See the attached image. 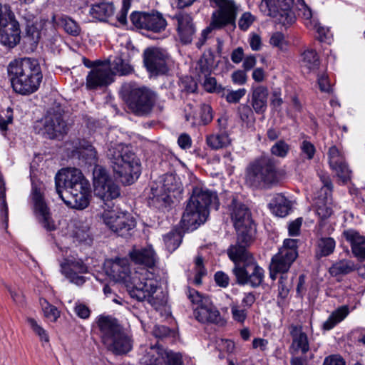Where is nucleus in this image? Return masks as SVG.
<instances>
[{
    "label": "nucleus",
    "instance_id": "obj_58",
    "mask_svg": "<svg viewBox=\"0 0 365 365\" xmlns=\"http://www.w3.org/2000/svg\"><path fill=\"white\" fill-rule=\"evenodd\" d=\"M246 94L245 88H240L237 91H230L225 95L226 101L230 103H237Z\"/></svg>",
    "mask_w": 365,
    "mask_h": 365
},
{
    "label": "nucleus",
    "instance_id": "obj_63",
    "mask_svg": "<svg viewBox=\"0 0 365 365\" xmlns=\"http://www.w3.org/2000/svg\"><path fill=\"white\" fill-rule=\"evenodd\" d=\"M302 218H297L289 223L288 227L289 235L290 236H298L300 232V227L302 226Z\"/></svg>",
    "mask_w": 365,
    "mask_h": 365
},
{
    "label": "nucleus",
    "instance_id": "obj_62",
    "mask_svg": "<svg viewBox=\"0 0 365 365\" xmlns=\"http://www.w3.org/2000/svg\"><path fill=\"white\" fill-rule=\"evenodd\" d=\"M320 179L323 183V187L321 189V192H324L325 196H331V192L333 189V184L331 179L327 175H321Z\"/></svg>",
    "mask_w": 365,
    "mask_h": 365
},
{
    "label": "nucleus",
    "instance_id": "obj_57",
    "mask_svg": "<svg viewBox=\"0 0 365 365\" xmlns=\"http://www.w3.org/2000/svg\"><path fill=\"white\" fill-rule=\"evenodd\" d=\"M45 303L46 304V306L42 305L44 316L48 319H50L51 322L56 321V319L60 316L59 311L55 306L48 304L46 301Z\"/></svg>",
    "mask_w": 365,
    "mask_h": 365
},
{
    "label": "nucleus",
    "instance_id": "obj_60",
    "mask_svg": "<svg viewBox=\"0 0 365 365\" xmlns=\"http://www.w3.org/2000/svg\"><path fill=\"white\" fill-rule=\"evenodd\" d=\"M255 17L249 12L244 13L238 21V26L242 31H246L254 22Z\"/></svg>",
    "mask_w": 365,
    "mask_h": 365
},
{
    "label": "nucleus",
    "instance_id": "obj_30",
    "mask_svg": "<svg viewBox=\"0 0 365 365\" xmlns=\"http://www.w3.org/2000/svg\"><path fill=\"white\" fill-rule=\"evenodd\" d=\"M343 236L349 243L352 254L360 259H365V236L352 229L344 230Z\"/></svg>",
    "mask_w": 365,
    "mask_h": 365
},
{
    "label": "nucleus",
    "instance_id": "obj_6",
    "mask_svg": "<svg viewBox=\"0 0 365 365\" xmlns=\"http://www.w3.org/2000/svg\"><path fill=\"white\" fill-rule=\"evenodd\" d=\"M101 342L106 349L115 355L125 354L133 347V340L118 320L110 316H100L97 321Z\"/></svg>",
    "mask_w": 365,
    "mask_h": 365
},
{
    "label": "nucleus",
    "instance_id": "obj_39",
    "mask_svg": "<svg viewBox=\"0 0 365 365\" xmlns=\"http://www.w3.org/2000/svg\"><path fill=\"white\" fill-rule=\"evenodd\" d=\"M79 155L86 161V163L91 165L97 163L98 153L96 148L88 142L85 140L79 143Z\"/></svg>",
    "mask_w": 365,
    "mask_h": 365
},
{
    "label": "nucleus",
    "instance_id": "obj_29",
    "mask_svg": "<svg viewBox=\"0 0 365 365\" xmlns=\"http://www.w3.org/2000/svg\"><path fill=\"white\" fill-rule=\"evenodd\" d=\"M175 18L178 21V33L180 41L184 44L191 43L195 33L192 17L187 14H179Z\"/></svg>",
    "mask_w": 365,
    "mask_h": 365
},
{
    "label": "nucleus",
    "instance_id": "obj_52",
    "mask_svg": "<svg viewBox=\"0 0 365 365\" xmlns=\"http://www.w3.org/2000/svg\"><path fill=\"white\" fill-rule=\"evenodd\" d=\"M26 321L35 334L39 336L41 341L45 342L49 341V337L46 330L40 326L34 318L28 317Z\"/></svg>",
    "mask_w": 365,
    "mask_h": 365
},
{
    "label": "nucleus",
    "instance_id": "obj_31",
    "mask_svg": "<svg viewBox=\"0 0 365 365\" xmlns=\"http://www.w3.org/2000/svg\"><path fill=\"white\" fill-rule=\"evenodd\" d=\"M268 89L264 86L252 87L251 106L257 114H264L267 108Z\"/></svg>",
    "mask_w": 365,
    "mask_h": 365
},
{
    "label": "nucleus",
    "instance_id": "obj_26",
    "mask_svg": "<svg viewBox=\"0 0 365 365\" xmlns=\"http://www.w3.org/2000/svg\"><path fill=\"white\" fill-rule=\"evenodd\" d=\"M129 256L135 264L143 265L148 268L153 267L157 262L156 254L151 246L133 248L129 252Z\"/></svg>",
    "mask_w": 365,
    "mask_h": 365
},
{
    "label": "nucleus",
    "instance_id": "obj_36",
    "mask_svg": "<svg viewBox=\"0 0 365 365\" xmlns=\"http://www.w3.org/2000/svg\"><path fill=\"white\" fill-rule=\"evenodd\" d=\"M207 145L213 150H218L227 146L230 143V139L225 130L210 134L206 138Z\"/></svg>",
    "mask_w": 365,
    "mask_h": 365
},
{
    "label": "nucleus",
    "instance_id": "obj_7",
    "mask_svg": "<svg viewBox=\"0 0 365 365\" xmlns=\"http://www.w3.org/2000/svg\"><path fill=\"white\" fill-rule=\"evenodd\" d=\"M121 96L129 111L139 117L150 116L157 101V94L153 91L132 83L123 85Z\"/></svg>",
    "mask_w": 365,
    "mask_h": 365
},
{
    "label": "nucleus",
    "instance_id": "obj_15",
    "mask_svg": "<svg viewBox=\"0 0 365 365\" xmlns=\"http://www.w3.org/2000/svg\"><path fill=\"white\" fill-rule=\"evenodd\" d=\"M168 53L158 47L147 48L143 52V63L152 76L164 75L169 71Z\"/></svg>",
    "mask_w": 365,
    "mask_h": 365
},
{
    "label": "nucleus",
    "instance_id": "obj_9",
    "mask_svg": "<svg viewBox=\"0 0 365 365\" xmlns=\"http://www.w3.org/2000/svg\"><path fill=\"white\" fill-rule=\"evenodd\" d=\"M227 210L237 234L235 245H250L254 227L249 208L237 197L232 196Z\"/></svg>",
    "mask_w": 365,
    "mask_h": 365
},
{
    "label": "nucleus",
    "instance_id": "obj_64",
    "mask_svg": "<svg viewBox=\"0 0 365 365\" xmlns=\"http://www.w3.org/2000/svg\"><path fill=\"white\" fill-rule=\"evenodd\" d=\"M323 365H345V361L339 356L331 355L325 358Z\"/></svg>",
    "mask_w": 365,
    "mask_h": 365
},
{
    "label": "nucleus",
    "instance_id": "obj_3",
    "mask_svg": "<svg viewBox=\"0 0 365 365\" xmlns=\"http://www.w3.org/2000/svg\"><path fill=\"white\" fill-rule=\"evenodd\" d=\"M8 76L11 87L16 93L29 96L39 88L43 75L36 59L23 58L9 63Z\"/></svg>",
    "mask_w": 365,
    "mask_h": 365
},
{
    "label": "nucleus",
    "instance_id": "obj_55",
    "mask_svg": "<svg viewBox=\"0 0 365 365\" xmlns=\"http://www.w3.org/2000/svg\"><path fill=\"white\" fill-rule=\"evenodd\" d=\"M300 149L302 155H303L306 159H313L316 153V148L311 142L304 140L300 145Z\"/></svg>",
    "mask_w": 365,
    "mask_h": 365
},
{
    "label": "nucleus",
    "instance_id": "obj_22",
    "mask_svg": "<svg viewBox=\"0 0 365 365\" xmlns=\"http://www.w3.org/2000/svg\"><path fill=\"white\" fill-rule=\"evenodd\" d=\"M178 185V182L175 175L166 173L160 178L158 182L151 186V197L156 199L157 201H166L168 197V192L175 191Z\"/></svg>",
    "mask_w": 365,
    "mask_h": 365
},
{
    "label": "nucleus",
    "instance_id": "obj_44",
    "mask_svg": "<svg viewBox=\"0 0 365 365\" xmlns=\"http://www.w3.org/2000/svg\"><path fill=\"white\" fill-rule=\"evenodd\" d=\"M213 59L211 55H202L199 59L196 67L199 81H201V78L203 76H210L212 68Z\"/></svg>",
    "mask_w": 365,
    "mask_h": 365
},
{
    "label": "nucleus",
    "instance_id": "obj_20",
    "mask_svg": "<svg viewBox=\"0 0 365 365\" xmlns=\"http://www.w3.org/2000/svg\"><path fill=\"white\" fill-rule=\"evenodd\" d=\"M61 272L71 282L77 285H82L86 278L80 274L88 272V267L81 259H66L61 263Z\"/></svg>",
    "mask_w": 365,
    "mask_h": 365
},
{
    "label": "nucleus",
    "instance_id": "obj_33",
    "mask_svg": "<svg viewBox=\"0 0 365 365\" xmlns=\"http://www.w3.org/2000/svg\"><path fill=\"white\" fill-rule=\"evenodd\" d=\"M141 357L140 359L141 365H165L163 363L162 353L158 347L150 346H142L140 347Z\"/></svg>",
    "mask_w": 365,
    "mask_h": 365
},
{
    "label": "nucleus",
    "instance_id": "obj_28",
    "mask_svg": "<svg viewBox=\"0 0 365 365\" xmlns=\"http://www.w3.org/2000/svg\"><path fill=\"white\" fill-rule=\"evenodd\" d=\"M106 272L115 281L126 280L130 273L128 260L125 258H115L108 261L106 265Z\"/></svg>",
    "mask_w": 365,
    "mask_h": 365
},
{
    "label": "nucleus",
    "instance_id": "obj_24",
    "mask_svg": "<svg viewBox=\"0 0 365 365\" xmlns=\"http://www.w3.org/2000/svg\"><path fill=\"white\" fill-rule=\"evenodd\" d=\"M329 164L336 176L344 182L351 178V171L349 170L344 156L336 146H331L328 152Z\"/></svg>",
    "mask_w": 365,
    "mask_h": 365
},
{
    "label": "nucleus",
    "instance_id": "obj_47",
    "mask_svg": "<svg viewBox=\"0 0 365 365\" xmlns=\"http://www.w3.org/2000/svg\"><path fill=\"white\" fill-rule=\"evenodd\" d=\"M72 235L73 237L79 242L90 244L92 242L90 228L86 225L80 224L76 225L73 230Z\"/></svg>",
    "mask_w": 365,
    "mask_h": 365
},
{
    "label": "nucleus",
    "instance_id": "obj_48",
    "mask_svg": "<svg viewBox=\"0 0 365 365\" xmlns=\"http://www.w3.org/2000/svg\"><path fill=\"white\" fill-rule=\"evenodd\" d=\"M331 198L329 196H325V202L319 201L317 205V214L322 220L327 219L332 214V207L331 206Z\"/></svg>",
    "mask_w": 365,
    "mask_h": 365
},
{
    "label": "nucleus",
    "instance_id": "obj_61",
    "mask_svg": "<svg viewBox=\"0 0 365 365\" xmlns=\"http://www.w3.org/2000/svg\"><path fill=\"white\" fill-rule=\"evenodd\" d=\"M202 81H203V86L207 91L212 93L217 90V81L214 77L203 76L201 78Z\"/></svg>",
    "mask_w": 365,
    "mask_h": 365
},
{
    "label": "nucleus",
    "instance_id": "obj_1",
    "mask_svg": "<svg viewBox=\"0 0 365 365\" xmlns=\"http://www.w3.org/2000/svg\"><path fill=\"white\" fill-rule=\"evenodd\" d=\"M55 184L58 195L68 207L83 210L89 205L90 184L80 170H60L56 175Z\"/></svg>",
    "mask_w": 365,
    "mask_h": 365
},
{
    "label": "nucleus",
    "instance_id": "obj_5",
    "mask_svg": "<svg viewBox=\"0 0 365 365\" xmlns=\"http://www.w3.org/2000/svg\"><path fill=\"white\" fill-rule=\"evenodd\" d=\"M250 245L231 246L228 250L230 258L235 262L233 273L240 285L250 284L259 287L264 279V270L260 267L246 247Z\"/></svg>",
    "mask_w": 365,
    "mask_h": 365
},
{
    "label": "nucleus",
    "instance_id": "obj_41",
    "mask_svg": "<svg viewBox=\"0 0 365 365\" xmlns=\"http://www.w3.org/2000/svg\"><path fill=\"white\" fill-rule=\"evenodd\" d=\"M336 242L331 237H322L317 242L316 256L318 258L330 255L334 250Z\"/></svg>",
    "mask_w": 365,
    "mask_h": 365
},
{
    "label": "nucleus",
    "instance_id": "obj_38",
    "mask_svg": "<svg viewBox=\"0 0 365 365\" xmlns=\"http://www.w3.org/2000/svg\"><path fill=\"white\" fill-rule=\"evenodd\" d=\"M111 71H115L114 73H118L120 76H127L132 73L134 71L133 66L121 57L115 56L113 61L108 60L106 62Z\"/></svg>",
    "mask_w": 365,
    "mask_h": 365
},
{
    "label": "nucleus",
    "instance_id": "obj_19",
    "mask_svg": "<svg viewBox=\"0 0 365 365\" xmlns=\"http://www.w3.org/2000/svg\"><path fill=\"white\" fill-rule=\"evenodd\" d=\"M219 6L220 10L212 14V26L221 28L227 24H233L235 20L237 8L231 0H210Z\"/></svg>",
    "mask_w": 365,
    "mask_h": 365
},
{
    "label": "nucleus",
    "instance_id": "obj_50",
    "mask_svg": "<svg viewBox=\"0 0 365 365\" xmlns=\"http://www.w3.org/2000/svg\"><path fill=\"white\" fill-rule=\"evenodd\" d=\"M292 278L289 279L287 277V274H281L280 278L279 279V295L284 299L287 297L290 289L292 287Z\"/></svg>",
    "mask_w": 365,
    "mask_h": 365
},
{
    "label": "nucleus",
    "instance_id": "obj_51",
    "mask_svg": "<svg viewBox=\"0 0 365 365\" xmlns=\"http://www.w3.org/2000/svg\"><path fill=\"white\" fill-rule=\"evenodd\" d=\"M230 308L233 319L239 323H244L247 317V309L234 303L230 305Z\"/></svg>",
    "mask_w": 365,
    "mask_h": 365
},
{
    "label": "nucleus",
    "instance_id": "obj_18",
    "mask_svg": "<svg viewBox=\"0 0 365 365\" xmlns=\"http://www.w3.org/2000/svg\"><path fill=\"white\" fill-rule=\"evenodd\" d=\"M114 71L106 63L98 64L88 72L86 86L88 90H97L106 87L114 81Z\"/></svg>",
    "mask_w": 365,
    "mask_h": 365
},
{
    "label": "nucleus",
    "instance_id": "obj_4",
    "mask_svg": "<svg viewBox=\"0 0 365 365\" xmlns=\"http://www.w3.org/2000/svg\"><path fill=\"white\" fill-rule=\"evenodd\" d=\"M106 155L115 175L123 184H133L139 178L140 160L128 146L122 143L110 144Z\"/></svg>",
    "mask_w": 365,
    "mask_h": 365
},
{
    "label": "nucleus",
    "instance_id": "obj_59",
    "mask_svg": "<svg viewBox=\"0 0 365 365\" xmlns=\"http://www.w3.org/2000/svg\"><path fill=\"white\" fill-rule=\"evenodd\" d=\"M200 118L204 125H207L212 121L213 118L212 110L210 105L203 104L201 106Z\"/></svg>",
    "mask_w": 365,
    "mask_h": 365
},
{
    "label": "nucleus",
    "instance_id": "obj_16",
    "mask_svg": "<svg viewBox=\"0 0 365 365\" xmlns=\"http://www.w3.org/2000/svg\"><path fill=\"white\" fill-rule=\"evenodd\" d=\"M132 24L138 29L160 33L167 26L163 15L158 11L151 13L133 12L130 15Z\"/></svg>",
    "mask_w": 365,
    "mask_h": 365
},
{
    "label": "nucleus",
    "instance_id": "obj_35",
    "mask_svg": "<svg viewBox=\"0 0 365 365\" xmlns=\"http://www.w3.org/2000/svg\"><path fill=\"white\" fill-rule=\"evenodd\" d=\"M114 11L113 4L108 2H100L95 4L90 9L91 15L99 20L106 21V19L111 16Z\"/></svg>",
    "mask_w": 365,
    "mask_h": 365
},
{
    "label": "nucleus",
    "instance_id": "obj_21",
    "mask_svg": "<svg viewBox=\"0 0 365 365\" xmlns=\"http://www.w3.org/2000/svg\"><path fill=\"white\" fill-rule=\"evenodd\" d=\"M32 200L34 205L35 212L41 217L40 222L47 231H53L56 229L54 221L50 216L49 209L44 200L40 189L33 187Z\"/></svg>",
    "mask_w": 365,
    "mask_h": 365
},
{
    "label": "nucleus",
    "instance_id": "obj_42",
    "mask_svg": "<svg viewBox=\"0 0 365 365\" xmlns=\"http://www.w3.org/2000/svg\"><path fill=\"white\" fill-rule=\"evenodd\" d=\"M349 314V309L346 306H342L335 310L323 324L325 330L331 329L336 324L341 322Z\"/></svg>",
    "mask_w": 365,
    "mask_h": 365
},
{
    "label": "nucleus",
    "instance_id": "obj_34",
    "mask_svg": "<svg viewBox=\"0 0 365 365\" xmlns=\"http://www.w3.org/2000/svg\"><path fill=\"white\" fill-rule=\"evenodd\" d=\"M269 208L276 216L284 217L292 209L291 202L282 194H277L269 203Z\"/></svg>",
    "mask_w": 365,
    "mask_h": 365
},
{
    "label": "nucleus",
    "instance_id": "obj_37",
    "mask_svg": "<svg viewBox=\"0 0 365 365\" xmlns=\"http://www.w3.org/2000/svg\"><path fill=\"white\" fill-rule=\"evenodd\" d=\"M356 269V264L350 259H341L336 262L329 268V273L334 277L348 274Z\"/></svg>",
    "mask_w": 365,
    "mask_h": 365
},
{
    "label": "nucleus",
    "instance_id": "obj_40",
    "mask_svg": "<svg viewBox=\"0 0 365 365\" xmlns=\"http://www.w3.org/2000/svg\"><path fill=\"white\" fill-rule=\"evenodd\" d=\"M153 346L158 347V349H160L163 363L165 365H183L182 356L180 353L165 349L159 343H156Z\"/></svg>",
    "mask_w": 365,
    "mask_h": 365
},
{
    "label": "nucleus",
    "instance_id": "obj_54",
    "mask_svg": "<svg viewBox=\"0 0 365 365\" xmlns=\"http://www.w3.org/2000/svg\"><path fill=\"white\" fill-rule=\"evenodd\" d=\"M289 150V145L284 140L277 141L271 148V153L272 155L284 158Z\"/></svg>",
    "mask_w": 365,
    "mask_h": 365
},
{
    "label": "nucleus",
    "instance_id": "obj_8",
    "mask_svg": "<svg viewBox=\"0 0 365 365\" xmlns=\"http://www.w3.org/2000/svg\"><path fill=\"white\" fill-rule=\"evenodd\" d=\"M245 181L250 187L267 189L277 182L274 162L269 157H262L251 162L246 168Z\"/></svg>",
    "mask_w": 365,
    "mask_h": 365
},
{
    "label": "nucleus",
    "instance_id": "obj_45",
    "mask_svg": "<svg viewBox=\"0 0 365 365\" xmlns=\"http://www.w3.org/2000/svg\"><path fill=\"white\" fill-rule=\"evenodd\" d=\"M238 115L247 128H252L255 123V117L252 108L247 104H240L237 108Z\"/></svg>",
    "mask_w": 365,
    "mask_h": 365
},
{
    "label": "nucleus",
    "instance_id": "obj_27",
    "mask_svg": "<svg viewBox=\"0 0 365 365\" xmlns=\"http://www.w3.org/2000/svg\"><path fill=\"white\" fill-rule=\"evenodd\" d=\"M278 8L272 11L269 16L274 18L276 23L284 26L292 24L295 21V15L291 10L293 4L292 0H278Z\"/></svg>",
    "mask_w": 365,
    "mask_h": 365
},
{
    "label": "nucleus",
    "instance_id": "obj_32",
    "mask_svg": "<svg viewBox=\"0 0 365 365\" xmlns=\"http://www.w3.org/2000/svg\"><path fill=\"white\" fill-rule=\"evenodd\" d=\"M51 24L53 27H62L68 34L73 36H78L81 31L78 24L71 17L64 14H53Z\"/></svg>",
    "mask_w": 365,
    "mask_h": 365
},
{
    "label": "nucleus",
    "instance_id": "obj_25",
    "mask_svg": "<svg viewBox=\"0 0 365 365\" xmlns=\"http://www.w3.org/2000/svg\"><path fill=\"white\" fill-rule=\"evenodd\" d=\"M289 334L292 337V344L289 347L292 354H306L310 349L307 334L300 325L291 324L289 327Z\"/></svg>",
    "mask_w": 365,
    "mask_h": 365
},
{
    "label": "nucleus",
    "instance_id": "obj_14",
    "mask_svg": "<svg viewBox=\"0 0 365 365\" xmlns=\"http://www.w3.org/2000/svg\"><path fill=\"white\" fill-rule=\"evenodd\" d=\"M63 110L60 106L51 108L44 119L43 134L48 138L55 139L66 134L68 127L63 119Z\"/></svg>",
    "mask_w": 365,
    "mask_h": 365
},
{
    "label": "nucleus",
    "instance_id": "obj_23",
    "mask_svg": "<svg viewBox=\"0 0 365 365\" xmlns=\"http://www.w3.org/2000/svg\"><path fill=\"white\" fill-rule=\"evenodd\" d=\"M93 192L103 201V205L101 206L103 209H111L114 205L113 200L120 195V187L113 180H108L106 183H98L94 187Z\"/></svg>",
    "mask_w": 365,
    "mask_h": 365
},
{
    "label": "nucleus",
    "instance_id": "obj_46",
    "mask_svg": "<svg viewBox=\"0 0 365 365\" xmlns=\"http://www.w3.org/2000/svg\"><path fill=\"white\" fill-rule=\"evenodd\" d=\"M182 236L180 232L173 230L164 236V242L170 252H174L181 244Z\"/></svg>",
    "mask_w": 365,
    "mask_h": 365
},
{
    "label": "nucleus",
    "instance_id": "obj_43",
    "mask_svg": "<svg viewBox=\"0 0 365 365\" xmlns=\"http://www.w3.org/2000/svg\"><path fill=\"white\" fill-rule=\"evenodd\" d=\"M302 66L309 71H314L319 66V58L317 52L313 49H307L302 54Z\"/></svg>",
    "mask_w": 365,
    "mask_h": 365
},
{
    "label": "nucleus",
    "instance_id": "obj_56",
    "mask_svg": "<svg viewBox=\"0 0 365 365\" xmlns=\"http://www.w3.org/2000/svg\"><path fill=\"white\" fill-rule=\"evenodd\" d=\"M278 6V0H262L259 4V9L265 15L269 16Z\"/></svg>",
    "mask_w": 365,
    "mask_h": 365
},
{
    "label": "nucleus",
    "instance_id": "obj_49",
    "mask_svg": "<svg viewBox=\"0 0 365 365\" xmlns=\"http://www.w3.org/2000/svg\"><path fill=\"white\" fill-rule=\"evenodd\" d=\"M93 187L96 185L106 183L108 180H112L105 168L100 165L94 164L93 170Z\"/></svg>",
    "mask_w": 365,
    "mask_h": 365
},
{
    "label": "nucleus",
    "instance_id": "obj_13",
    "mask_svg": "<svg viewBox=\"0 0 365 365\" xmlns=\"http://www.w3.org/2000/svg\"><path fill=\"white\" fill-rule=\"evenodd\" d=\"M298 240L285 239L283 245L279 252L274 255L271 260L272 269L286 274L293 262L298 257Z\"/></svg>",
    "mask_w": 365,
    "mask_h": 365
},
{
    "label": "nucleus",
    "instance_id": "obj_2",
    "mask_svg": "<svg viewBox=\"0 0 365 365\" xmlns=\"http://www.w3.org/2000/svg\"><path fill=\"white\" fill-rule=\"evenodd\" d=\"M220 202L216 192L203 185L192 187L185 210L180 221L185 230H194L204 223L208 215L209 208L218 210Z\"/></svg>",
    "mask_w": 365,
    "mask_h": 365
},
{
    "label": "nucleus",
    "instance_id": "obj_12",
    "mask_svg": "<svg viewBox=\"0 0 365 365\" xmlns=\"http://www.w3.org/2000/svg\"><path fill=\"white\" fill-rule=\"evenodd\" d=\"M101 218L106 227L118 235L128 237L136 226L135 219L128 213L104 207Z\"/></svg>",
    "mask_w": 365,
    "mask_h": 365
},
{
    "label": "nucleus",
    "instance_id": "obj_10",
    "mask_svg": "<svg viewBox=\"0 0 365 365\" xmlns=\"http://www.w3.org/2000/svg\"><path fill=\"white\" fill-rule=\"evenodd\" d=\"M186 295L192 304L195 306L193 308V314L198 322L220 326H223L225 324L220 312L209 297L204 296L190 287L187 289Z\"/></svg>",
    "mask_w": 365,
    "mask_h": 365
},
{
    "label": "nucleus",
    "instance_id": "obj_17",
    "mask_svg": "<svg viewBox=\"0 0 365 365\" xmlns=\"http://www.w3.org/2000/svg\"><path fill=\"white\" fill-rule=\"evenodd\" d=\"M21 30L19 22L12 13L0 19V42L9 48L15 47L20 41Z\"/></svg>",
    "mask_w": 365,
    "mask_h": 365
},
{
    "label": "nucleus",
    "instance_id": "obj_11",
    "mask_svg": "<svg viewBox=\"0 0 365 365\" xmlns=\"http://www.w3.org/2000/svg\"><path fill=\"white\" fill-rule=\"evenodd\" d=\"M133 280L132 286H128L129 294L132 298L140 302L147 300L156 309L165 303L163 297L153 296L158 289V282L155 280L144 277H133Z\"/></svg>",
    "mask_w": 365,
    "mask_h": 365
},
{
    "label": "nucleus",
    "instance_id": "obj_53",
    "mask_svg": "<svg viewBox=\"0 0 365 365\" xmlns=\"http://www.w3.org/2000/svg\"><path fill=\"white\" fill-rule=\"evenodd\" d=\"M26 36L25 37L29 40L31 45L36 44L40 38V31L36 27V24H26Z\"/></svg>",
    "mask_w": 365,
    "mask_h": 365
}]
</instances>
